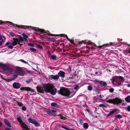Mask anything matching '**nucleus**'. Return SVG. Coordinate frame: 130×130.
Listing matches in <instances>:
<instances>
[{
	"mask_svg": "<svg viewBox=\"0 0 130 130\" xmlns=\"http://www.w3.org/2000/svg\"><path fill=\"white\" fill-rule=\"evenodd\" d=\"M43 87L45 92L49 93L52 95H55L57 93V89L53 85L45 84L43 85Z\"/></svg>",
	"mask_w": 130,
	"mask_h": 130,
	"instance_id": "nucleus-1",
	"label": "nucleus"
},
{
	"mask_svg": "<svg viewBox=\"0 0 130 130\" xmlns=\"http://www.w3.org/2000/svg\"><path fill=\"white\" fill-rule=\"evenodd\" d=\"M73 92V90L70 91L67 88L64 87L61 88H60L59 91H57V92L58 94H60L64 96H68Z\"/></svg>",
	"mask_w": 130,
	"mask_h": 130,
	"instance_id": "nucleus-2",
	"label": "nucleus"
},
{
	"mask_svg": "<svg viewBox=\"0 0 130 130\" xmlns=\"http://www.w3.org/2000/svg\"><path fill=\"white\" fill-rule=\"evenodd\" d=\"M106 102L112 104L114 105H120V104L122 102V100L118 97H116L115 99H110L106 101Z\"/></svg>",
	"mask_w": 130,
	"mask_h": 130,
	"instance_id": "nucleus-3",
	"label": "nucleus"
},
{
	"mask_svg": "<svg viewBox=\"0 0 130 130\" xmlns=\"http://www.w3.org/2000/svg\"><path fill=\"white\" fill-rule=\"evenodd\" d=\"M6 23H8L9 24L12 25L14 26H17L18 28H20L22 29L24 28L25 29L29 28V26L18 25L17 24H14L12 23L9 21L3 22L2 21H0V25Z\"/></svg>",
	"mask_w": 130,
	"mask_h": 130,
	"instance_id": "nucleus-4",
	"label": "nucleus"
},
{
	"mask_svg": "<svg viewBox=\"0 0 130 130\" xmlns=\"http://www.w3.org/2000/svg\"><path fill=\"white\" fill-rule=\"evenodd\" d=\"M17 120L18 122L21 125V127L25 129L26 130H29V128L23 122L22 120L21 117H20L17 118Z\"/></svg>",
	"mask_w": 130,
	"mask_h": 130,
	"instance_id": "nucleus-5",
	"label": "nucleus"
},
{
	"mask_svg": "<svg viewBox=\"0 0 130 130\" xmlns=\"http://www.w3.org/2000/svg\"><path fill=\"white\" fill-rule=\"evenodd\" d=\"M94 82L96 84L99 83V85L98 87H105L107 85V84L106 82L102 80H95Z\"/></svg>",
	"mask_w": 130,
	"mask_h": 130,
	"instance_id": "nucleus-6",
	"label": "nucleus"
},
{
	"mask_svg": "<svg viewBox=\"0 0 130 130\" xmlns=\"http://www.w3.org/2000/svg\"><path fill=\"white\" fill-rule=\"evenodd\" d=\"M15 71L19 74V75L21 76H23L25 74L24 71L21 69V68L19 67H17L15 70Z\"/></svg>",
	"mask_w": 130,
	"mask_h": 130,
	"instance_id": "nucleus-7",
	"label": "nucleus"
},
{
	"mask_svg": "<svg viewBox=\"0 0 130 130\" xmlns=\"http://www.w3.org/2000/svg\"><path fill=\"white\" fill-rule=\"evenodd\" d=\"M28 121L29 122L35 125L36 127H38L40 125L39 123L34 119L29 118L28 119Z\"/></svg>",
	"mask_w": 130,
	"mask_h": 130,
	"instance_id": "nucleus-8",
	"label": "nucleus"
},
{
	"mask_svg": "<svg viewBox=\"0 0 130 130\" xmlns=\"http://www.w3.org/2000/svg\"><path fill=\"white\" fill-rule=\"evenodd\" d=\"M7 67H4L2 68V70L5 73H8L11 72L13 71V69L10 67H8V65Z\"/></svg>",
	"mask_w": 130,
	"mask_h": 130,
	"instance_id": "nucleus-9",
	"label": "nucleus"
},
{
	"mask_svg": "<svg viewBox=\"0 0 130 130\" xmlns=\"http://www.w3.org/2000/svg\"><path fill=\"white\" fill-rule=\"evenodd\" d=\"M56 111L54 110H48L46 111V113L49 115L55 116Z\"/></svg>",
	"mask_w": 130,
	"mask_h": 130,
	"instance_id": "nucleus-10",
	"label": "nucleus"
},
{
	"mask_svg": "<svg viewBox=\"0 0 130 130\" xmlns=\"http://www.w3.org/2000/svg\"><path fill=\"white\" fill-rule=\"evenodd\" d=\"M13 40H14V41L10 43V44L13 46L17 45V42H20L19 39L17 38H13Z\"/></svg>",
	"mask_w": 130,
	"mask_h": 130,
	"instance_id": "nucleus-11",
	"label": "nucleus"
},
{
	"mask_svg": "<svg viewBox=\"0 0 130 130\" xmlns=\"http://www.w3.org/2000/svg\"><path fill=\"white\" fill-rule=\"evenodd\" d=\"M13 87L15 89H18L20 88L21 87L20 84L17 82H14L12 85Z\"/></svg>",
	"mask_w": 130,
	"mask_h": 130,
	"instance_id": "nucleus-12",
	"label": "nucleus"
},
{
	"mask_svg": "<svg viewBox=\"0 0 130 130\" xmlns=\"http://www.w3.org/2000/svg\"><path fill=\"white\" fill-rule=\"evenodd\" d=\"M36 89L38 92L41 93H43L44 91L43 87L42 86H37L36 87Z\"/></svg>",
	"mask_w": 130,
	"mask_h": 130,
	"instance_id": "nucleus-13",
	"label": "nucleus"
},
{
	"mask_svg": "<svg viewBox=\"0 0 130 130\" xmlns=\"http://www.w3.org/2000/svg\"><path fill=\"white\" fill-rule=\"evenodd\" d=\"M118 110V109L117 108H115L113 109L111 111H110L109 113L106 116V117L108 118L111 116L113 115L114 113Z\"/></svg>",
	"mask_w": 130,
	"mask_h": 130,
	"instance_id": "nucleus-14",
	"label": "nucleus"
},
{
	"mask_svg": "<svg viewBox=\"0 0 130 130\" xmlns=\"http://www.w3.org/2000/svg\"><path fill=\"white\" fill-rule=\"evenodd\" d=\"M32 29L35 30V31L40 32L41 34L44 33L45 31V30L43 29H40L38 28H36L35 27H32Z\"/></svg>",
	"mask_w": 130,
	"mask_h": 130,
	"instance_id": "nucleus-15",
	"label": "nucleus"
},
{
	"mask_svg": "<svg viewBox=\"0 0 130 130\" xmlns=\"http://www.w3.org/2000/svg\"><path fill=\"white\" fill-rule=\"evenodd\" d=\"M65 73L62 71H60L58 73V75L59 76H60L61 77L63 78L65 77Z\"/></svg>",
	"mask_w": 130,
	"mask_h": 130,
	"instance_id": "nucleus-16",
	"label": "nucleus"
},
{
	"mask_svg": "<svg viewBox=\"0 0 130 130\" xmlns=\"http://www.w3.org/2000/svg\"><path fill=\"white\" fill-rule=\"evenodd\" d=\"M49 78L50 79H53L54 80H58L59 78V76L58 75H51L50 76Z\"/></svg>",
	"mask_w": 130,
	"mask_h": 130,
	"instance_id": "nucleus-17",
	"label": "nucleus"
},
{
	"mask_svg": "<svg viewBox=\"0 0 130 130\" xmlns=\"http://www.w3.org/2000/svg\"><path fill=\"white\" fill-rule=\"evenodd\" d=\"M19 74H18L16 73L14 74L13 75V77L10 78L9 79V81H11L14 80L16 78H17Z\"/></svg>",
	"mask_w": 130,
	"mask_h": 130,
	"instance_id": "nucleus-18",
	"label": "nucleus"
},
{
	"mask_svg": "<svg viewBox=\"0 0 130 130\" xmlns=\"http://www.w3.org/2000/svg\"><path fill=\"white\" fill-rule=\"evenodd\" d=\"M4 123L8 127H11V125L9 123L8 120L6 119H4Z\"/></svg>",
	"mask_w": 130,
	"mask_h": 130,
	"instance_id": "nucleus-19",
	"label": "nucleus"
},
{
	"mask_svg": "<svg viewBox=\"0 0 130 130\" xmlns=\"http://www.w3.org/2000/svg\"><path fill=\"white\" fill-rule=\"evenodd\" d=\"M109 45H113V43L112 42H110L109 43L104 44L102 45H100V46H98V48H101L103 47L108 46Z\"/></svg>",
	"mask_w": 130,
	"mask_h": 130,
	"instance_id": "nucleus-20",
	"label": "nucleus"
},
{
	"mask_svg": "<svg viewBox=\"0 0 130 130\" xmlns=\"http://www.w3.org/2000/svg\"><path fill=\"white\" fill-rule=\"evenodd\" d=\"M51 106L53 107H55L58 108H60V106L57 103L55 102H53L51 104Z\"/></svg>",
	"mask_w": 130,
	"mask_h": 130,
	"instance_id": "nucleus-21",
	"label": "nucleus"
},
{
	"mask_svg": "<svg viewBox=\"0 0 130 130\" xmlns=\"http://www.w3.org/2000/svg\"><path fill=\"white\" fill-rule=\"evenodd\" d=\"M83 126L85 129H87L89 126V125L88 123H85L84 124Z\"/></svg>",
	"mask_w": 130,
	"mask_h": 130,
	"instance_id": "nucleus-22",
	"label": "nucleus"
},
{
	"mask_svg": "<svg viewBox=\"0 0 130 130\" xmlns=\"http://www.w3.org/2000/svg\"><path fill=\"white\" fill-rule=\"evenodd\" d=\"M125 101L127 103L130 102V95L128 96L125 99Z\"/></svg>",
	"mask_w": 130,
	"mask_h": 130,
	"instance_id": "nucleus-23",
	"label": "nucleus"
},
{
	"mask_svg": "<svg viewBox=\"0 0 130 130\" xmlns=\"http://www.w3.org/2000/svg\"><path fill=\"white\" fill-rule=\"evenodd\" d=\"M50 58L52 60H55L57 59V57L54 55H51Z\"/></svg>",
	"mask_w": 130,
	"mask_h": 130,
	"instance_id": "nucleus-24",
	"label": "nucleus"
},
{
	"mask_svg": "<svg viewBox=\"0 0 130 130\" xmlns=\"http://www.w3.org/2000/svg\"><path fill=\"white\" fill-rule=\"evenodd\" d=\"M115 117H116V118L119 119H120L122 118V116L120 114L116 115L115 116Z\"/></svg>",
	"mask_w": 130,
	"mask_h": 130,
	"instance_id": "nucleus-25",
	"label": "nucleus"
},
{
	"mask_svg": "<svg viewBox=\"0 0 130 130\" xmlns=\"http://www.w3.org/2000/svg\"><path fill=\"white\" fill-rule=\"evenodd\" d=\"M69 41L71 43L74 44L76 46H77L78 44H75L74 42V40L73 39H72V40L70 39V40H69Z\"/></svg>",
	"mask_w": 130,
	"mask_h": 130,
	"instance_id": "nucleus-26",
	"label": "nucleus"
},
{
	"mask_svg": "<svg viewBox=\"0 0 130 130\" xmlns=\"http://www.w3.org/2000/svg\"><path fill=\"white\" fill-rule=\"evenodd\" d=\"M87 40H82L81 41H79V44H82L83 43L86 44V43H87Z\"/></svg>",
	"mask_w": 130,
	"mask_h": 130,
	"instance_id": "nucleus-27",
	"label": "nucleus"
},
{
	"mask_svg": "<svg viewBox=\"0 0 130 130\" xmlns=\"http://www.w3.org/2000/svg\"><path fill=\"white\" fill-rule=\"evenodd\" d=\"M88 89L89 91H91L92 90L93 88L91 86L89 85L88 86Z\"/></svg>",
	"mask_w": 130,
	"mask_h": 130,
	"instance_id": "nucleus-28",
	"label": "nucleus"
},
{
	"mask_svg": "<svg viewBox=\"0 0 130 130\" xmlns=\"http://www.w3.org/2000/svg\"><path fill=\"white\" fill-rule=\"evenodd\" d=\"M25 90H26L27 91H30L31 90V88L29 87H25Z\"/></svg>",
	"mask_w": 130,
	"mask_h": 130,
	"instance_id": "nucleus-29",
	"label": "nucleus"
},
{
	"mask_svg": "<svg viewBox=\"0 0 130 130\" xmlns=\"http://www.w3.org/2000/svg\"><path fill=\"white\" fill-rule=\"evenodd\" d=\"M22 36L24 38H27L28 37V36L26 35L25 34H22Z\"/></svg>",
	"mask_w": 130,
	"mask_h": 130,
	"instance_id": "nucleus-30",
	"label": "nucleus"
},
{
	"mask_svg": "<svg viewBox=\"0 0 130 130\" xmlns=\"http://www.w3.org/2000/svg\"><path fill=\"white\" fill-rule=\"evenodd\" d=\"M19 40H20L21 41H24V40L23 38L21 36H19Z\"/></svg>",
	"mask_w": 130,
	"mask_h": 130,
	"instance_id": "nucleus-31",
	"label": "nucleus"
},
{
	"mask_svg": "<svg viewBox=\"0 0 130 130\" xmlns=\"http://www.w3.org/2000/svg\"><path fill=\"white\" fill-rule=\"evenodd\" d=\"M62 37H66L67 39L68 40H70V39L66 35H65L64 34H62Z\"/></svg>",
	"mask_w": 130,
	"mask_h": 130,
	"instance_id": "nucleus-32",
	"label": "nucleus"
},
{
	"mask_svg": "<svg viewBox=\"0 0 130 130\" xmlns=\"http://www.w3.org/2000/svg\"><path fill=\"white\" fill-rule=\"evenodd\" d=\"M37 46L38 48L40 49H42L43 48L42 46L38 44L37 45Z\"/></svg>",
	"mask_w": 130,
	"mask_h": 130,
	"instance_id": "nucleus-33",
	"label": "nucleus"
},
{
	"mask_svg": "<svg viewBox=\"0 0 130 130\" xmlns=\"http://www.w3.org/2000/svg\"><path fill=\"white\" fill-rule=\"evenodd\" d=\"M32 79H29L28 80H27L26 81V82L27 84L29 83L31 81Z\"/></svg>",
	"mask_w": 130,
	"mask_h": 130,
	"instance_id": "nucleus-34",
	"label": "nucleus"
},
{
	"mask_svg": "<svg viewBox=\"0 0 130 130\" xmlns=\"http://www.w3.org/2000/svg\"><path fill=\"white\" fill-rule=\"evenodd\" d=\"M0 67H7V65L5 64H1L0 63Z\"/></svg>",
	"mask_w": 130,
	"mask_h": 130,
	"instance_id": "nucleus-35",
	"label": "nucleus"
},
{
	"mask_svg": "<svg viewBox=\"0 0 130 130\" xmlns=\"http://www.w3.org/2000/svg\"><path fill=\"white\" fill-rule=\"evenodd\" d=\"M20 61L21 62L25 64H28V63L27 62H26V61H25V60L23 59H20Z\"/></svg>",
	"mask_w": 130,
	"mask_h": 130,
	"instance_id": "nucleus-36",
	"label": "nucleus"
},
{
	"mask_svg": "<svg viewBox=\"0 0 130 130\" xmlns=\"http://www.w3.org/2000/svg\"><path fill=\"white\" fill-rule=\"evenodd\" d=\"M79 88V86L78 85H77L74 87V89L75 90H78Z\"/></svg>",
	"mask_w": 130,
	"mask_h": 130,
	"instance_id": "nucleus-37",
	"label": "nucleus"
},
{
	"mask_svg": "<svg viewBox=\"0 0 130 130\" xmlns=\"http://www.w3.org/2000/svg\"><path fill=\"white\" fill-rule=\"evenodd\" d=\"M60 118L62 120H66L67 119V118L66 117L62 116L61 117H60Z\"/></svg>",
	"mask_w": 130,
	"mask_h": 130,
	"instance_id": "nucleus-38",
	"label": "nucleus"
},
{
	"mask_svg": "<svg viewBox=\"0 0 130 130\" xmlns=\"http://www.w3.org/2000/svg\"><path fill=\"white\" fill-rule=\"evenodd\" d=\"M30 50L32 51L33 52H35L36 51V50L35 48H30Z\"/></svg>",
	"mask_w": 130,
	"mask_h": 130,
	"instance_id": "nucleus-39",
	"label": "nucleus"
},
{
	"mask_svg": "<svg viewBox=\"0 0 130 130\" xmlns=\"http://www.w3.org/2000/svg\"><path fill=\"white\" fill-rule=\"evenodd\" d=\"M109 91L110 92H113L114 91V89L113 88H111L109 89Z\"/></svg>",
	"mask_w": 130,
	"mask_h": 130,
	"instance_id": "nucleus-40",
	"label": "nucleus"
},
{
	"mask_svg": "<svg viewBox=\"0 0 130 130\" xmlns=\"http://www.w3.org/2000/svg\"><path fill=\"white\" fill-rule=\"evenodd\" d=\"M61 127L64 129L66 130H71V129H69L68 127L64 126H62Z\"/></svg>",
	"mask_w": 130,
	"mask_h": 130,
	"instance_id": "nucleus-41",
	"label": "nucleus"
},
{
	"mask_svg": "<svg viewBox=\"0 0 130 130\" xmlns=\"http://www.w3.org/2000/svg\"><path fill=\"white\" fill-rule=\"evenodd\" d=\"M26 108L25 106H23L22 108V109L24 111H25L26 110Z\"/></svg>",
	"mask_w": 130,
	"mask_h": 130,
	"instance_id": "nucleus-42",
	"label": "nucleus"
},
{
	"mask_svg": "<svg viewBox=\"0 0 130 130\" xmlns=\"http://www.w3.org/2000/svg\"><path fill=\"white\" fill-rule=\"evenodd\" d=\"M28 46H30L32 47H34V45L30 43H29L28 44Z\"/></svg>",
	"mask_w": 130,
	"mask_h": 130,
	"instance_id": "nucleus-43",
	"label": "nucleus"
},
{
	"mask_svg": "<svg viewBox=\"0 0 130 130\" xmlns=\"http://www.w3.org/2000/svg\"><path fill=\"white\" fill-rule=\"evenodd\" d=\"M127 110L128 111L130 112V105L127 106Z\"/></svg>",
	"mask_w": 130,
	"mask_h": 130,
	"instance_id": "nucleus-44",
	"label": "nucleus"
},
{
	"mask_svg": "<svg viewBox=\"0 0 130 130\" xmlns=\"http://www.w3.org/2000/svg\"><path fill=\"white\" fill-rule=\"evenodd\" d=\"M17 103L19 106H22V104L21 102H17Z\"/></svg>",
	"mask_w": 130,
	"mask_h": 130,
	"instance_id": "nucleus-45",
	"label": "nucleus"
},
{
	"mask_svg": "<svg viewBox=\"0 0 130 130\" xmlns=\"http://www.w3.org/2000/svg\"><path fill=\"white\" fill-rule=\"evenodd\" d=\"M62 34H59V35H55V34H53V36H60L62 37Z\"/></svg>",
	"mask_w": 130,
	"mask_h": 130,
	"instance_id": "nucleus-46",
	"label": "nucleus"
},
{
	"mask_svg": "<svg viewBox=\"0 0 130 130\" xmlns=\"http://www.w3.org/2000/svg\"><path fill=\"white\" fill-rule=\"evenodd\" d=\"M7 47L10 49H12L13 48V46L11 45H9Z\"/></svg>",
	"mask_w": 130,
	"mask_h": 130,
	"instance_id": "nucleus-47",
	"label": "nucleus"
},
{
	"mask_svg": "<svg viewBox=\"0 0 130 130\" xmlns=\"http://www.w3.org/2000/svg\"><path fill=\"white\" fill-rule=\"evenodd\" d=\"M99 106L100 107H106V106L103 104H101L99 105Z\"/></svg>",
	"mask_w": 130,
	"mask_h": 130,
	"instance_id": "nucleus-48",
	"label": "nucleus"
},
{
	"mask_svg": "<svg viewBox=\"0 0 130 130\" xmlns=\"http://www.w3.org/2000/svg\"><path fill=\"white\" fill-rule=\"evenodd\" d=\"M25 87H21L20 89L21 90H25Z\"/></svg>",
	"mask_w": 130,
	"mask_h": 130,
	"instance_id": "nucleus-49",
	"label": "nucleus"
},
{
	"mask_svg": "<svg viewBox=\"0 0 130 130\" xmlns=\"http://www.w3.org/2000/svg\"><path fill=\"white\" fill-rule=\"evenodd\" d=\"M48 67V68H49L51 70L54 69L55 68V67Z\"/></svg>",
	"mask_w": 130,
	"mask_h": 130,
	"instance_id": "nucleus-50",
	"label": "nucleus"
},
{
	"mask_svg": "<svg viewBox=\"0 0 130 130\" xmlns=\"http://www.w3.org/2000/svg\"><path fill=\"white\" fill-rule=\"evenodd\" d=\"M10 43H11L9 42H7L6 43L5 45L6 46H7L9 44H10Z\"/></svg>",
	"mask_w": 130,
	"mask_h": 130,
	"instance_id": "nucleus-51",
	"label": "nucleus"
},
{
	"mask_svg": "<svg viewBox=\"0 0 130 130\" xmlns=\"http://www.w3.org/2000/svg\"><path fill=\"white\" fill-rule=\"evenodd\" d=\"M91 43V42L90 41H89L88 42H87L86 44H89Z\"/></svg>",
	"mask_w": 130,
	"mask_h": 130,
	"instance_id": "nucleus-52",
	"label": "nucleus"
},
{
	"mask_svg": "<svg viewBox=\"0 0 130 130\" xmlns=\"http://www.w3.org/2000/svg\"><path fill=\"white\" fill-rule=\"evenodd\" d=\"M73 75H72L71 77H68L69 79H73Z\"/></svg>",
	"mask_w": 130,
	"mask_h": 130,
	"instance_id": "nucleus-53",
	"label": "nucleus"
},
{
	"mask_svg": "<svg viewBox=\"0 0 130 130\" xmlns=\"http://www.w3.org/2000/svg\"><path fill=\"white\" fill-rule=\"evenodd\" d=\"M95 48L93 46H92L90 47L89 49H91V50H93V49H94Z\"/></svg>",
	"mask_w": 130,
	"mask_h": 130,
	"instance_id": "nucleus-54",
	"label": "nucleus"
},
{
	"mask_svg": "<svg viewBox=\"0 0 130 130\" xmlns=\"http://www.w3.org/2000/svg\"><path fill=\"white\" fill-rule=\"evenodd\" d=\"M3 79L5 81H7V82H9L10 81H9V78L8 79H6L5 78Z\"/></svg>",
	"mask_w": 130,
	"mask_h": 130,
	"instance_id": "nucleus-55",
	"label": "nucleus"
},
{
	"mask_svg": "<svg viewBox=\"0 0 130 130\" xmlns=\"http://www.w3.org/2000/svg\"><path fill=\"white\" fill-rule=\"evenodd\" d=\"M47 34L48 35V36H53V34H48L47 33Z\"/></svg>",
	"mask_w": 130,
	"mask_h": 130,
	"instance_id": "nucleus-56",
	"label": "nucleus"
},
{
	"mask_svg": "<svg viewBox=\"0 0 130 130\" xmlns=\"http://www.w3.org/2000/svg\"><path fill=\"white\" fill-rule=\"evenodd\" d=\"M77 75V74L76 73V72L75 71V72L74 73L73 75L74 76H76Z\"/></svg>",
	"mask_w": 130,
	"mask_h": 130,
	"instance_id": "nucleus-57",
	"label": "nucleus"
},
{
	"mask_svg": "<svg viewBox=\"0 0 130 130\" xmlns=\"http://www.w3.org/2000/svg\"><path fill=\"white\" fill-rule=\"evenodd\" d=\"M118 78H119L122 80V79H123V77L122 76H119L118 77Z\"/></svg>",
	"mask_w": 130,
	"mask_h": 130,
	"instance_id": "nucleus-58",
	"label": "nucleus"
},
{
	"mask_svg": "<svg viewBox=\"0 0 130 130\" xmlns=\"http://www.w3.org/2000/svg\"><path fill=\"white\" fill-rule=\"evenodd\" d=\"M31 90L30 91H31L32 92H35V90L34 89H32L31 88Z\"/></svg>",
	"mask_w": 130,
	"mask_h": 130,
	"instance_id": "nucleus-59",
	"label": "nucleus"
},
{
	"mask_svg": "<svg viewBox=\"0 0 130 130\" xmlns=\"http://www.w3.org/2000/svg\"><path fill=\"white\" fill-rule=\"evenodd\" d=\"M121 84V83H119L117 84V86H120Z\"/></svg>",
	"mask_w": 130,
	"mask_h": 130,
	"instance_id": "nucleus-60",
	"label": "nucleus"
},
{
	"mask_svg": "<svg viewBox=\"0 0 130 130\" xmlns=\"http://www.w3.org/2000/svg\"><path fill=\"white\" fill-rule=\"evenodd\" d=\"M5 130H12L11 129L9 128H7L5 129Z\"/></svg>",
	"mask_w": 130,
	"mask_h": 130,
	"instance_id": "nucleus-61",
	"label": "nucleus"
},
{
	"mask_svg": "<svg viewBox=\"0 0 130 130\" xmlns=\"http://www.w3.org/2000/svg\"><path fill=\"white\" fill-rule=\"evenodd\" d=\"M10 35L12 37H13V36H15V35H14V33H13V34H10Z\"/></svg>",
	"mask_w": 130,
	"mask_h": 130,
	"instance_id": "nucleus-62",
	"label": "nucleus"
},
{
	"mask_svg": "<svg viewBox=\"0 0 130 130\" xmlns=\"http://www.w3.org/2000/svg\"><path fill=\"white\" fill-rule=\"evenodd\" d=\"M0 40H2V41H3V39L1 36H0Z\"/></svg>",
	"mask_w": 130,
	"mask_h": 130,
	"instance_id": "nucleus-63",
	"label": "nucleus"
},
{
	"mask_svg": "<svg viewBox=\"0 0 130 130\" xmlns=\"http://www.w3.org/2000/svg\"><path fill=\"white\" fill-rule=\"evenodd\" d=\"M114 130H120L119 128L118 127L117 128H116Z\"/></svg>",
	"mask_w": 130,
	"mask_h": 130,
	"instance_id": "nucleus-64",
	"label": "nucleus"
}]
</instances>
